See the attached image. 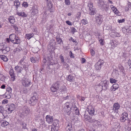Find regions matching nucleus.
I'll return each instance as SVG.
<instances>
[{"mask_svg": "<svg viewBox=\"0 0 131 131\" xmlns=\"http://www.w3.org/2000/svg\"><path fill=\"white\" fill-rule=\"evenodd\" d=\"M62 85V83L60 81L54 82L51 87V90L52 92H55L59 89V87Z\"/></svg>", "mask_w": 131, "mask_h": 131, "instance_id": "nucleus-1", "label": "nucleus"}, {"mask_svg": "<svg viewBox=\"0 0 131 131\" xmlns=\"http://www.w3.org/2000/svg\"><path fill=\"white\" fill-rule=\"evenodd\" d=\"M109 83V81L107 80L101 81L100 83V88L99 91H102V90H106L108 88Z\"/></svg>", "mask_w": 131, "mask_h": 131, "instance_id": "nucleus-2", "label": "nucleus"}, {"mask_svg": "<svg viewBox=\"0 0 131 131\" xmlns=\"http://www.w3.org/2000/svg\"><path fill=\"white\" fill-rule=\"evenodd\" d=\"M128 114L127 112H124L121 115V117H120V120L122 122H124L126 120L128 119Z\"/></svg>", "mask_w": 131, "mask_h": 131, "instance_id": "nucleus-3", "label": "nucleus"}, {"mask_svg": "<svg viewBox=\"0 0 131 131\" xmlns=\"http://www.w3.org/2000/svg\"><path fill=\"white\" fill-rule=\"evenodd\" d=\"M0 50L2 51L4 54L7 53L10 50V48L6 46L5 45L0 46Z\"/></svg>", "mask_w": 131, "mask_h": 131, "instance_id": "nucleus-4", "label": "nucleus"}, {"mask_svg": "<svg viewBox=\"0 0 131 131\" xmlns=\"http://www.w3.org/2000/svg\"><path fill=\"white\" fill-rule=\"evenodd\" d=\"M91 116L88 117V121L91 123H95V122L99 123L97 122L96 119V115H90Z\"/></svg>", "mask_w": 131, "mask_h": 131, "instance_id": "nucleus-5", "label": "nucleus"}, {"mask_svg": "<svg viewBox=\"0 0 131 131\" xmlns=\"http://www.w3.org/2000/svg\"><path fill=\"white\" fill-rule=\"evenodd\" d=\"M104 63L103 61L100 60L95 65L96 69V70H100L101 69Z\"/></svg>", "mask_w": 131, "mask_h": 131, "instance_id": "nucleus-6", "label": "nucleus"}, {"mask_svg": "<svg viewBox=\"0 0 131 131\" xmlns=\"http://www.w3.org/2000/svg\"><path fill=\"white\" fill-rule=\"evenodd\" d=\"M93 3H91L88 5L90 8V14L91 15H94L96 13L95 9L94 7L93 8Z\"/></svg>", "mask_w": 131, "mask_h": 131, "instance_id": "nucleus-7", "label": "nucleus"}, {"mask_svg": "<svg viewBox=\"0 0 131 131\" xmlns=\"http://www.w3.org/2000/svg\"><path fill=\"white\" fill-rule=\"evenodd\" d=\"M38 98V97L32 96L29 101H28L29 103L32 105H35L37 102Z\"/></svg>", "mask_w": 131, "mask_h": 131, "instance_id": "nucleus-8", "label": "nucleus"}, {"mask_svg": "<svg viewBox=\"0 0 131 131\" xmlns=\"http://www.w3.org/2000/svg\"><path fill=\"white\" fill-rule=\"evenodd\" d=\"M15 105L13 104H11L8 106H7V110L10 113H11L15 109Z\"/></svg>", "mask_w": 131, "mask_h": 131, "instance_id": "nucleus-9", "label": "nucleus"}, {"mask_svg": "<svg viewBox=\"0 0 131 131\" xmlns=\"http://www.w3.org/2000/svg\"><path fill=\"white\" fill-rule=\"evenodd\" d=\"M119 108L120 105L118 103H115L114 104L113 107V109L116 113H117L118 112V110Z\"/></svg>", "mask_w": 131, "mask_h": 131, "instance_id": "nucleus-10", "label": "nucleus"}, {"mask_svg": "<svg viewBox=\"0 0 131 131\" xmlns=\"http://www.w3.org/2000/svg\"><path fill=\"white\" fill-rule=\"evenodd\" d=\"M9 74L11 77V79L13 81H14L15 79L13 70L12 69L10 70L9 71Z\"/></svg>", "mask_w": 131, "mask_h": 131, "instance_id": "nucleus-11", "label": "nucleus"}, {"mask_svg": "<svg viewBox=\"0 0 131 131\" xmlns=\"http://www.w3.org/2000/svg\"><path fill=\"white\" fill-rule=\"evenodd\" d=\"M103 17L102 15H99L96 18V21L97 23L99 24H100L102 22Z\"/></svg>", "mask_w": 131, "mask_h": 131, "instance_id": "nucleus-12", "label": "nucleus"}, {"mask_svg": "<svg viewBox=\"0 0 131 131\" xmlns=\"http://www.w3.org/2000/svg\"><path fill=\"white\" fill-rule=\"evenodd\" d=\"M46 121L50 124L53 121L52 116H51L50 115H47L46 117Z\"/></svg>", "mask_w": 131, "mask_h": 131, "instance_id": "nucleus-13", "label": "nucleus"}, {"mask_svg": "<svg viewBox=\"0 0 131 131\" xmlns=\"http://www.w3.org/2000/svg\"><path fill=\"white\" fill-rule=\"evenodd\" d=\"M53 125L55 129H57L59 126V121L57 119H55L54 120L53 123Z\"/></svg>", "mask_w": 131, "mask_h": 131, "instance_id": "nucleus-14", "label": "nucleus"}, {"mask_svg": "<svg viewBox=\"0 0 131 131\" xmlns=\"http://www.w3.org/2000/svg\"><path fill=\"white\" fill-rule=\"evenodd\" d=\"M32 9V14L35 15L38 13V11L37 10V6H33Z\"/></svg>", "mask_w": 131, "mask_h": 131, "instance_id": "nucleus-15", "label": "nucleus"}, {"mask_svg": "<svg viewBox=\"0 0 131 131\" xmlns=\"http://www.w3.org/2000/svg\"><path fill=\"white\" fill-rule=\"evenodd\" d=\"M26 109L25 110V115H26V116H27L28 117H30L31 115L30 114H31L30 111L27 107L26 108Z\"/></svg>", "mask_w": 131, "mask_h": 131, "instance_id": "nucleus-16", "label": "nucleus"}, {"mask_svg": "<svg viewBox=\"0 0 131 131\" xmlns=\"http://www.w3.org/2000/svg\"><path fill=\"white\" fill-rule=\"evenodd\" d=\"M67 80L70 82H73L74 81V77L71 75H69L66 78Z\"/></svg>", "mask_w": 131, "mask_h": 131, "instance_id": "nucleus-17", "label": "nucleus"}, {"mask_svg": "<svg viewBox=\"0 0 131 131\" xmlns=\"http://www.w3.org/2000/svg\"><path fill=\"white\" fill-rule=\"evenodd\" d=\"M67 131H71L73 130L72 125L71 123H69L67 126L66 128Z\"/></svg>", "mask_w": 131, "mask_h": 131, "instance_id": "nucleus-18", "label": "nucleus"}, {"mask_svg": "<svg viewBox=\"0 0 131 131\" xmlns=\"http://www.w3.org/2000/svg\"><path fill=\"white\" fill-rule=\"evenodd\" d=\"M72 107H71L70 108H64V111L67 113V114L69 115L71 113V110L72 109Z\"/></svg>", "mask_w": 131, "mask_h": 131, "instance_id": "nucleus-19", "label": "nucleus"}, {"mask_svg": "<svg viewBox=\"0 0 131 131\" xmlns=\"http://www.w3.org/2000/svg\"><path fill=\"white\" fill-rule=\"evenodd\" d=\"M16 35L15 34H12L9 36V39L12 42L16 39Z\"/></svg>", "mask_w": 131, "mask_h": 131, "instance_id": "nucleus-20", "label": "nucleus"}, {"mask_svg": "<svg viewBox=\"0 0 131 131\" xmlns=\"http://www.w3.org/2000/svg\"><path fill=\"white\" fill-rule=\"evenodd\" d=\"M1 125L2 127H4L8 125L9 123L6 121H2L1 122Z\"/></svg>", "mask_w": 131, "mask_h": 131, "instance_id": "nucleus-21", "label": "nucleus"}, {"mask_svg": "<svg viewBox=\"0 0 131 131\" xmlns=\"http://www.w3.org/2000/svg\"><path fill=\"white\" fill-rule=\"evenodd\" d=\"M9 21L12 24H13L15 22V20L14 17L10 16L8 19Z\"/></svg>", "mask_w": 131, "mask_h": 131, "instance_id": "nucleus-22", "label": "nucleus"}, {"mask_svg": "<svg viewBox=\"0 0 131 131\" xmlns=\"http://www.w3.org/2000/svg\"><path fill=\"white\" fill-rule=\"evenodd\" d=\"M34 36V34L33 33H30L29 34H26V38H27V39L28 40L30 39L32 37Z\"/></svg>", "mask_w": 131, "mask_h": 131, "instance_id": "nucleus-23", "label": "nucleus"}, {"mask_svg": "<svg viewBox=\"0 0 131 131\" xmlns=\"http://www.w3.org/2000/svg\"><path fill=\"white\" fill-rule=\"evenodd\" d=\"M0 58L5 62L7 61L8 60L7 57L5 55H0Z\"/></svg>", "mask_w": 131, "mask_h": 131, "instance_id": "nucleus-24", "label": "nucleus"}, {"mask_svg": "<svg viewBox=\"0 0 131 131\" xmlns=\"http://www.w3.org/2000/svg\"><path fill=\"white\" fill-rule=\"evenodd\" d=\"M95 111L94 110V108H92L91 109H89L88 112L90 115H94V112Z\"/></svg>", "mask_w": 131, "mask_h": 131, "instance_id": "nucleus-25", "label": "nucleus"}, {"mask_svg": "<svg viewBox=\"0 0 131 131\" xmlns=\"http://www.w3.org/2000/svg\"><path fill=\"white\" fill-rule=\"evenodd\" d=\"M12 92V89L10 87H8L6 89V92L5 94H7L8 93L10 94Z\"/></svg>", "mask_w": 131, "mask_h": 131, "instance_id": "nucleus-26", "label": "nucleus"}, {"mask_svg": "<svg viewBox=\"0 0 131 131\" xmlns=\"http://www.w3.org/2000/svg\"><path fill=\"white\" fill-rule=\"evenodd\" d=\"M20 3L18 1L16 0L14 2V6H16L17 7V8L18 7H19L20 5Z\"/></svg>", "mask_w": 131, "mask_h": 131, "instance_id": "nucleus-27", "label": "nucleus"}, {"mask_svg": "<svg viewBox=\"0 0 131 131\" xmlns=\"http://www.w3.org/2000/svg\"><path fill=\"white\" fill-rule=\"evenodd\" d=\"M31 83L30 80L27 79V81H25V86H28Z\"/></svg>", "mask_w": 131, "mask_h": 131, "instance_id": "nucleus-28", "label": "nucleus"}, {"mask_svg": "<svg viewBox=\"0 0 131 131\" xmlns=\"http://www.w3.org/2000/svg\"><path fill=\"white\" fill-rule=\"evenodd\" d=\"M5 79V77L2 74H0V80L3 81H4Z\"/></svg>", "mask_w": 131, "mask_h": 131, "instance_id": "nucleus-29", "label": "nucleus"}, {"mask_svg": "<svg viewBox=\"0 0 131 131\" xmlns=\"http://www.w3.org/2000/svg\"><path fill=\"white\" fill-rule=\"evenodd\" d=\"M20 40L19 39H16L12 42L13 43H14L18 44L20 42Z\"/></svg>", "mask_w": 131, "mask_h": 131, "instance_id": "nucleus-30", "label": "nucleus"}, {"mask_svg": "<svg viewBox=\"0 0 131 131\" xmlns=\"http://www.w3.org/2000/svg\"><path fill=\"white\" fill-rule=\"evenodd\" d=\"M110 83H115L117 82V80H116L115 79H114L112 78H111L110 79Z\"/></svg>", "mask_w": 131, "mask_h": 131, "instance_id": "nucleus-31", "label": "nucleus"}, {"mask_svg": "<svg viewBox=\"0 0 131 131\" xmlns=\"http://www.w3.org/2000/svg\"><path fill=\"white\" fill-rule=\"evenodd\" d=\"M17 14L19 16H21L22 17H25V13L24 12H17Z\"/></svg>", "mask_w": 131, "mask_h": 131, "instance_id": "nucleus-32", "label": "nucleus"}, {"mask_svg": "<svg viewBox=\"0 0 131 131\" xmlns=\"http://www.w3.org/2000/svg\"><path fill=\"white\" fill-rule=\"evenodd\" d=\"M59 58L61 60V62L62 63H64V61L63 57L62 56V54H61Z\"/></svg>", "mask_w": 131, "mask_h": 131, "instance_id": "nucleus-33", "label": "nucleus"}, {"mask_svg": "<svg viewBox=\"0 0 131 131\" xmlns=\"http://www.w3.org/2000/svg\"><path fill=\"white\" fill-rule=\"evenodd\" d=\"M59 89L61 90V92L65 91L66 90V88L64 86H63V85L60 87Z\"/></svg>", "mask_w": 131, "mask_h": 131, "instance_id": "nucleus-34", "label": "nucleus"}, {"mask_svg": "<svg viewBox=\"0 0 131 131\" xmlns=\"http://www.w3.org/2000/svg\"><path fill=\"white\" fill-rule=\"evenodd\" d=\"M6 95V96L5 97L7 99H9L11 97V96H12V94L11 93H10V94L9 93H8L7 94H5Z\"/></svg>", "mask_w": 131, "mask_h": 131, "instance_id": "nucleus-35", "label": "nucleus"}, {"mask_svg": "<svg viewBox=\"0 0 131 131\" xmlns=\"http://www.w3.org/2000/svg\"><path fill=\"white\" fill-rule=\"evenodd\" d=\"M76 104V102H73L72 103V106H71V107H72H72L74 108V110L76 109V108H78L77 107Z\"/></svg>", "mask_w": 131, "mask_h": 131, "instance_id": "nucleus-36", "label": "nucleus"}, {"mask_svg": "<svg viewBox=\"0 0 131 131\" xmlns=\"http://www.w3.org/2000/svg\"><path fill=\"white\" fill-rule=\"evenodd\" d=\"M56 39L57 42H58V43L61 44L62 42V39L59 38H57Z\"/></svg>", "mask_w": 131, "mask_h": 131, "instance_id": "nucleus-37", "label": "nucleus"}, {"mask_svg": "<svg viewBox=\"0 0 131 131\" xmlns=\"http://www.w3.org/2000/svg\"><path fill=\"white\" fill-rule=\"evenodd\" d=\"M24 58H23L21 59V60L20 61V64H21V65H23V67H24V63H25L24 62Z\"/></svg>", "mask_w": 131, "mask_h": 131, "instance_id": "nucleus-38", "label": "nucleus"}, {"mask_svg": "<svg viewBox=\"0 0 131 131\" xmlns=\"http://www.w3.org/2000/svg\"><path fill=\"white\" fill-rule=\"evenodd\" d=\"M81 23L84 25H86L88 23L87 21L85 19H83L81 20Z\"/></svg>", "mask_w": 131, "mask_h": 131, "instance_id": "nucleus-39", "label": "nucleus"}, {"mask_svg": "<svg viewBox=\"0 0 131 131\" xmlns=\"http://www.w3.org/2000/svg\"><path fill=\"white\" fill-rule=\"evenodd\" d=\"M15 69L16 70L17 72H20L21 71L19 70V66H17L15 67Z\"/></svg>", "mask_w": 131, "mask_h": 131, "instance_id": "nucleus-40", "label": "nucleus"}, {"mask_svg": "<svg viewBox=\"0 0 131 131\" xmlns=\"http://www.w3.org/2000/svg\"><path fill=\"white\" fill-rule=\"evenodd\" d=\"M104 9L106 12H108V13H110V12L109 11L110 8L108 6H106L104 7Z\"/></svg>", "mask_w": 131, "mask_h": 131, "instance_id": "nucleus-41", "label": "nucleus"}, {"mask_svg": "<svg viewBox=\"0 0 131 131\" xmlns=\"http://www.w3.org/2000/svg\"><path fill=\"white\" fill-rule=\"evenodd\" d=\"M74 110L75 114L77 115H79V110L78 109V108H76Z\"/></svg>", "mask_w": 131, "mask_h": 131, "instance_id": "nucleus-42", "label": "nucleus"}, {"mask_svg": "<svg viewBox=\"0 0 131 131\" xmlns=\"http://www.w3.org/2000/svg\"><path fill=\"white\" fill-rule=\"evenodd\" d=\"M8 100L6 99L3 100L2 102V104H6L8 103Z\"/></svg>", "mask_w": 131, "mask_h": 131, "instance_id": "nucleus-43", "label": "nucleus"}, {"mask_svg": "<svg viewBox=\"0 0 131 131\" xmlns=\"http://www.w3.org/2000/svg\"><path fill=\"white\" fill-rule=\"evenodd\" d=\"M65 2L66 4L67 5H69L70 4V0H65Z\"/></svg>", "mask_w": 131, "mask_h": 131, "instance_id": "nucleus-44", "label": "nucleus"}, {"mask_svg": "<svg viewBox=\"0 0 131 131\" xmlns=\"http://www.w3.org/2000/svg\"><path fill=\"white\" fill-rule=\"evenodd\" d=\"M100 85L99 84V85L97 86L96 88V90H97V91L98 92H99L101 91H99L100 90Z\"/></svg>", "mask_w": 131, "mask_h": 131, "instance_id": "nucleus-45", "label": "nucleus"}, {"mask_svg": "<svg viewBox=\"0 0 131 131\" xmlns=\"http://www.w3.org/2000/svg\"><path fill=\"white\" fill-rule=\"evenodd\" d=\"M38 95L37 94V93L35 92H34L32 94V96H34L36 98L38 97Z\"/></svg>", "mask_w": 131, "mask_h": 131, "instance_id": "nucleus-46", "label": "nucleus"}, {"mask_svg": "<svg viewBox=\"0 0 131 131\" xmlns=\"http://www.w3.org/2000/svg\"><path fill=\"white\" fill-rule=\"evenodd\" d=\"M113 86H114V87H115V88H116V89H118L119 87V85L117 83H115L114 84H113Z\"/></svg>", "mask_w": 131, "mask_h": 131, "instance_id": "nucleus-47", "label": "nucleus"}, {"mask_svg": "<svg viewBox=\"0 0 131 131\" xmlns=\"http://www.w3.org/2000/svg\"><path fill=\"white\" fill-rule=\"evenodd\" d=\"M30 59L32 63H35L36 62V60L33 57H31L30 58Z\"/></svg>", "mask_w": 131, "mask_h": 131, "instance_id": "nucleus-48", "label": "nucleus"}, {"mask_svg": "<svg viewBox=\"0 0 131 131\" xmlns=\"http://www.w3.org/2000/svg\"><path fill=\"white\" fill-rule=\"evenodd\" d=\"M13 27L15 29V30L16 31H18V28L17 26L15 25H14L13 26Z\"/></svg>", "mask_w": 131, "mask_h": 131, "instance_id": "nucleus-49", "label": "nucleus"}, {"mask_svg": "<svg viewBox=\"0 0 131 131\" xmlns=\"http://www.w3.org/2000/svg\"><path fill=\"white\" fill-rule=\"evenodd\" d=\"M69 56L71 58H74V56L73 55V54L72 53L71 51H70L69 52Z\"/></svg>", "mask_w": 131, "mask_h": 131, "instance_id": "nucleus-50", "label": "nucleus"}, {"mask_svg": "<svg viewBox=\"0 0 131 131\" xmlns=\"http://www.w3.org/2000/svg\"><path fill=\"white\" fill-rule=\"evenodd\" d=\"M50 23L51 24L50 25V26L51 28H52L54 25L53 22L52 20H51L50 22Z\"/></svg>", "mask_w": 131, "mask_h": 131, "instance_id": "nucleus-51", "label": "nucleus"}, {"mask_svg": "<svg viewBox=\"0 0 131 131\" xmlns=\"http://www.w3.org/2000/svg\"><path fill=\"white\" fill-rule=\"evenodd\" d=\"M125 29L126 30V31L127 32H128L129 30H131V27L129 26V28H127L126 27H125Z\"/></svg>", "mask_w": 131, "mask_h": 131, "instance_id": "nucleus-52", "label": "nucleus"}, {"mask_svg": "<svg viewBox=\"0 0 131 131\" xmlns=\"http://www.w3.org/2000/svg\"><path fill=\"white\" fill-rule=\"evenodd\" d=\"M66 23L69 26H71L72 25V24L69 21H66Z\"/></svg>", "mask_w": 131, "mask_h": 131, "instance_id": "nucleus-53", "label": "nucleus"}, {"mask_svg": "<svg viewBox=\"0 0 131 131\" xmlns=\"http://www.w3.org/2000/svg\"><path fill=\"white\" fill-rule=\"evenodd\" d=\"M111 90L112 91H115L116 90H117V89H116V88L115 87H114L113 85L112 86L111 88Z\"/></svg>", "mask_w": 131, "mask_h": 131, "instance_id": "nucleus-54", "label": "nucleus"}, {"mask_svg": "<svg viewBox=\"0 0 131 131\" xmlns=\"http://www.w3.org/2000/svg\"><path fill=\"white\" fill-rule=\"evenodd\" d=\"M71 31L73 32V34H74L75 32L77 31L76 29L74 27H73Z\"/></svg>", "mask_w": 131, "mask_h": 131, "instance_id": "nucleus-55", "label": "nucleus"}, {"mask_svg": "<svg viewBox=\"0 0 131 131\" xmlns=\"http://www.w3.org/2000/svg\"><path fill=\"white\" fill-rule=\"evenodd\" d=\"M118 22L119 23H122L124 22L125 21V20L124 19H120V20L118 19Z\"/></svg>", "mask_w": 131, "mask_h": 131, "instance_id": "nucleus-56", "label": "nucleus"}, {"mask_svg": "<svg viewBox=\"0 0 131 131\" xmlns=\"http://www.w3.org/2000/svg\"><path fill=\"white\" fill-rule=\"evenodd\" d=\"M81 59V62L82 63H83L86 62V60L84 58H83Z\"/></svg>", "mask_w": 131, "mask_h": 131, "instance_id": "nucleus-57", "label": "nucleus"}, {"mask_svg": "<svg viewBox=\"0 0 131 131\" xmlns=\"http://www.w3.org/2000/svg\"><path fill=\"white\" fill-rule=\"evenodd\" d=\"M99 41L101 45H104V42L103 40L102 39H101Z\"/></svg>", "mask_w": 131, "mask_h": 131, "instance_id": "nucleus-58", "label": "nucleus"}, {"mask_svg": "<svg viewBox=\"0 0 131 131\" xmlns=\"http://www.w3.org/2000/svg\"><path fill=\"white\" fill-rule=\"evenodd\" d=\"M91 54L92 56H93L95 54V51L94 50H92V51H91Z\"/></svg>", "mask_w": 131, "mask_h": 131, "instance_id": "nucleus-59", "label": "nucleus"}, {"mask_svg": "<svg viewBox=\"0 0 131 131\" xmlns=\"http://www.w3.org/2000/svg\"><path fill=\"white\" fill-rule=\"evenodd\" d=\"M26 75L27 76H28L29 75H30V72L28 70H27L26 71Z\"/></svg>", "mask_w": 131, "mask_h": 131, "instance_id": "nucleus-60", "label": "nucleus"}, {"mask_svg": "<svg viewBox=\"0 0 131 131\" xmlns=\"http://www.w3.org/2000/svg\"><path fill=\"white\" fill-rule=\"evenodd\" d=\"M115 11H114V13L115 14H118V13L119 12L118 11L117 9H115Z\"/></svg>", "mask_w": 131, "mask_h": 131, "instance_id": "nucleus-61", "label": "nucleus"}, {"mask_svg": "<svg viewBox=\"0 0 131 131\" xmlns=\"http://www.w3.org/2000/svg\"><path fill=\"white\" fill-rule=\"evenodd\" d=\"M10 40V39L8 38H6V42L7 43H9Z\"/></svg>", "mask_w": 131, "mask_h": 131, "instance_id": "nucleus-62", "label": "nucleus"}, {"mask_svg": "<svg viewBox=\"0 0 131 131\" xmlns=\"http://www.w3.org/2000/svg\"><path fill=\"white\" fill-rule=\"evenodd\" d=\"M128 65H130V66H131V59L129 60L128 62Z\"/></svg>", "mask_w": 131, "mask_h": 131, "instance_id": "nucleus-63", "label": "nucleus"}, {"mask_svg": "<svg viewBox=\"0 0 131 131\" xmlns=\"http://www.w3.org/2000/svg\"><path fill=\"white\" fill-rule=\"evenodd\" d=\"M69 40L70 41H72L73 42H75V40L74 39H73L72 37H71V38L69 39Z\"/></svg>", "mask_w": 131, "mask_h": 131, "instance_id": "nucleus-64", "label": "nucleus"}]
</instances>
